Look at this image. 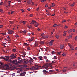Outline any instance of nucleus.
Returning <instances> with one entry per match:
<instances>
[{"label":"nucleus","instance_id":"obj_1","mask_svg":"<svg viewBox=\"0 0 77 77\" xmlns=\"http://www.w3.org/2000/svg\"><path fill=\"white\" fill-rule=\"evenodd\" d=\"M20 63H23V61L22 60H19L18 62L17 60H15L12 61V63L15 65H20Z\"/></svg>","mask_w":77,"mask_h":77},{"label":"nucleus","instance_id":"obj_2","mask_svg":"<svg viewBox=\"0 0 77 77\" xmlns=\"http://www.w3.org/2000/svg\"><path fill=\"white\" fill-rule=\"evenodd\" d=\"M17 55L16 54H11V55L10 56V57H11V60L13 59H14L16 58H17L16 56H17Z\"/></svg>","mask_w":77,"mask_h":77},{"label":"nucleus","instance_id":"obj_3","mask_svg":"<svg viewBox=\"0 0 77 77\" xmlns=\"http://www.w3.org/2000/svg\"><path fill=\"white\" fill-rule=\"evenodd\" d=\"M49 66V64H46L44 65V66H43V68L46 69L48 70V67H48Z\"/></svg>","mask_w":77,"mask_h":77},{"label":"nucleus","instance_id":"obj_4","mask_svg":"<svg viewBox=\"0 0 77 77\" xmlns=\"http://www.w3.org/2000/svg\"><path fill=\"white\" fill-rule=\"evenodd\" d=\"M26 73V72H23L21 73L20 75V76H25V74Z\"/></svg>","mask_w":77,"mask_h":77},{"label":"nucleus","instance_id":"obj_5","mask_svg":"<svg viewBox=\"0 0 77 77\" xmlns=\"http://www.w3.org/2000/svg\"><path fill=\"white\" fill-rule=\"evenodd\" d=\"M54 42V40H52L50 42H49V45L50 46L52 45L53 43V42Z\"/></svg>","mask_w":77,"mask_h":77},{"label":"nucleus","instance_id":"obj_6","mask_svg":"<svg viewBox=\"0 0 77 77\" xmlns=\"http://www.w3.org/2000/svg\"><path fill=\"white\" fill-rule=\"evenodd\" d=\"M2 59H4V60H5L6 62H8V60H9V58H6L4 57H2Z\"/></svg>","mask_w":77,"mask_h":77},{"label":"nucleus","instance_id":"obj_7","mask_svg":"<svg viewBox=\"0 0 77 77\" xmlns=\"http://www.w3.org/2000/svg\"><path fill=\"white\" fill-rule=\"evenodd\" d=\"M35 68H35V67L32 66L30 68V70L32 71L33 70H35Z\"/></svg>","mask_w":77,"mask_h":77},{"label":"nucleus","instance_id":"obj_8","mask_svg":"<svg viewBox=\"0 0 77 77\" xmlns=\"http://www.w3.org/2000/svg\"><path fill=\"white\" fill-rule=\"evenodd\" d=\"M13 32H13V31H10L8 32V33L9 34H12Z\"/></svg>","mask_w":77,"mask_h":77},{"label":"nucleus","instance_id":"obj_9","mask_svg":"<svg viewBox=\"0 0 77 77\" xmlns=\"http://www.w3.org/2000/svg\"><path fill=\"white\" fill-rule=\"evenodd\" d=\"M32 2V0H29L28 1H27V3L28 4V5L30 4Z\"/></svg>","mask_w":77,"mask_h":77},{"label":"nucleus","instance_id":"obj_10","mask_svg":"<svg viewBox=\"0 0 77 77\" xmlns=\"http://www.w3.org/2000/svg\"><path fill=\"white\" fill-rule=\"evenodd\" d=\"M72 35H73V34H71V35H69V36H68V38L69 39L70 38H72Z\"/></svg>","mask_w":77,"mask_h":77},{"label":"nucleus","instance_id":"obj_11","mask_svg":"<svg viewBox=\"0 0 77 77\" xmlns=\"http://www.w3.org/2000/svg\"><path fill=\"white\" fill-rule=\"evenodd\" d=\"M27 65H23V66H22L21 67V68H23V69H24L25 68H27Z\"/></svg>","mask_w":77,"mask_h":77},{"label":"nucleus","instance_id":"obj_12","mask_svg":"<svg viewBox=\"0 0 77 77\" xmlns=\"http://www.w3.org/2000/svg\"><path fill=\"white\" fill-rule=\"evenodd\" d=\"M43 58L42 56H40L38 57V60H43Z\"/></svg>","mask_w":77,"mask_h":77},{"label":"nucleus","instance_id":"obj_13","mask_svg":"<svg viewBox=\"0 0 77 77\" xmlns=\"http://www.w3.org/2000/svg\"><path fill=\"white\" fill-rule=\"evenodd\" d=\"M64 47V46L63 45H60V48L61 49H63V47Z\"/></svg>","mask_w":77,"mask_h":77},{"label":"nucleus","instance_id":"obj_14","mask_svg":"<svg viewBox=\"0 0 77 77\" xmlns=\"http://www.w3.org/2000/svg\"><path fill=\"white\" fill-rule=\"evenodd\" d=\"M21 54L24 56L26 55V52H21Z\"/></svg>","mask_w":77,"mask_h":77},{"label":"nucleus","instance_id":"obj_15","mask_svg":"<svg viewBox=\"0 0 77 77\" xmlns=\"http://www.w3.org/2000/svg\"><path fill=\"white\" fill-rule=\"evenodd\" d=\"M5 66V67H9V66L7 65V64H5V65H4L3 66L2 65V66Z\"/></svg>","mask_w":77,"mask_h":77},{"label":"nucleus","instance_id":"obj_16","mask_svg":"<svg viewBox=\"0 0 77 77\" xmlns=\"http://www.w3.org/2000/svg\"><path fill=\"white\" fill-rule=\"evenodd\" d=\"M38 26V24L37 23H35V26L36 27H37Z\"/></svg>","mask_w":77,"mask_h":77},{"label":"nucleus","instance_id":"obj_17","mask_svg":"<svg viewBox=\"0 0 77 77\" xmlns=\"http://www.w3.org/2000/svg\"><path fill=\"white\" fill-rule=\"evenodd\" d=\"M70 48L71 49L72 51L73 50H74V49H75L72 46L71 47H70Z\"/></svg>","mask_w":77,"mask_h":77},{"label":"nucleus","instance_id":"obj_18","mask_svg":"<svg viewBox=\"0 0 77 77\" xmlns=\"http://www.w3.org/2000/svg\"><path fill=\"white\" fill-rule=\"evenodd\" d=\"M75 2H73V4L72 5H70V6H71L72 7H73L74 5H75Z\"/></svg>","mask_w":77,"mask_h":77},{"label":"nucleus","instance_id":"obj_19","mask_svg":"<svg viewBox=\"0 0 77 77\" xmlns=\"http://www.w3.org/2000/svg\"><path fill=\"white\" fill-rule=\"evenodd\" d=\"M58 25L56 24H55L53 25V27H55L57 26H58Z\"/></svg>","mask_w":77,"mask_h":77},{"label":"nucleus","instance_id":"obj_20","mask_svg":"<svg viewBox=\"0 0 77 77\" xmlns=\"http://www.w3.org/2000/svg\"><path fill=\"white\" fill-rule=\"evenodd\" d=\"M38 45V43L37 42H35V46L34 47H36Z\"/></svg>","mask_w":77,"mask_h":77},{"label":"nucleus","instance_id":"obj_21","mask_svg":"<svg viewBox=\"0 0 77 77\" xmlns=\"http://www.w3.org/2000/svg\"><path fill=\"white\" fill-rule=\"evenodd\" d=\"M23 68H19V71H20V72H23V70H22V69Z\"/></svg>","mask_w":77,"mask_h":77},{"label":"nucleus","instance_id":"obj_22","mask_svg":"<svg viewBox=\"0 0 77 77\" xmlns=\"http://www.w3.org/2000/svg\"><path fill=\"white\" fill-rule=\"evenodd\" d=\"M42 38H48V36H42Z\"/></svg>","mask_w":77,"mask_h":77},{"label":"nucleus","instance_id":"obj_23","mask_svg":"<svg viewBox=\"0 0 77 77\" xmlns=\"http://www.w3.org/2000/svg\"><path fill=\"white\" fill-rule=\"evenodd\" d=\"M34 60H29V61H28V62H33Z\"/></svg>","mask_w":77,"mask_h":77},{"label":"nucleus","instance_id":"obj_24","mask_svg":"<svg viewBox=\"0 0 77 77\" xmlns=\"http://www.w3.org/2000/svg\"><path fill=\"white\" fill-rule=\"evenodd\" d=\"M72 29H71L69 31H68V32H69V33H70V32H72Z\"/></svg>","mask_w":77,"mask_h":77},{"label":"nucleus","instance_id":"obj_25","mask_svg":"<svg viewBox=\"0 0 77 77\" xmlns=\"http://www.w3.org/2000/svg\"><path fill=\"white\" fill-rule=\"evenodd\" d=\"M55 37L57 38V39H58V37H59V36H58V35H55Z\"/></svg>","mask_w":77,"mask_h":77},{"label":"nucleus","instance_id":"obj_26","mask_svg":"<svg viewBox=\"0 0 77 77\" xmlns=\"http://www.w3.org/2000/svg\"><path fill=\"white\" fill-rule=\"evenodd\" d=\"M0 12H1V13H4V11H3L2 9H1V10H0Z\"/></svg>","mask_w":77,"mask_h":77},{"label":"nucleus","instance_id":"obj_27","mask_svg":"<svg viewBox=\"0 0 77 77\" xmlns=\"http://www.w3.org/2000/svg\"><path fill=\"white\" fill-rule=\"evenodd\" d=\"M14 23V22L13 21H10V24H13Z\"/></svg>","mask_w":77,"mask_h":77},{"label":"nucleus","instance_id":"obj_28","mask_svg":"<svg viewBox=\"0 0 77 77\" xmlns=\"http://www.w3.org/2000/svg\"><path fill=\"white\" fill-rule=\"evenodd\" d=\"M40 44H44V41L41 42Z\"/></svg>","mask_w":77,"mask_h":77},{"label":"nucleus","instance_id":"obj_29","mask_svg":"<svg viewBox=\"0 0 77 77\" xmlns=\"http://www.w3.org/2000/svg\"><path fill=\"white\" fill-rule=\"evenodd\" d=\"M23 45H26V46H28L29 45V44H27L26 43H25L24 44H23Z\"/></svg>","mask_w":77,"mask_h":77},{"label":"nucleus","instance_id":"obj_30","mask_svg":"<svg viewBox=\"0 0 77 77\" xmlns=\"http://www.w3.org/2000/svg\"><path fill=\"white\" fill-rule=\"evenodd\" d=\"M0 64H1V67H2V66H4V64L2 63L1 62H0Z\"/></svg>","mask_w":77,"mask_h":77},{"label":"nucleus","instance_id":"obj_31","mask_svg":"<svg viewBox=\"0 0 77 77\" xmlns=\"http://www.w3.org/2000/svg\"><path fill=\"white\" fill-rule=\"evenodd\" d=\"M28 28L29 29H31L32 28V26L31 25H30L28 27Z\"/></svg>","mask_w":77,"mask_h":77},{"label":"nucleus","instance_id":"obj_32","mask_svg":"<svg viewBox=\"0 0 77 77\" xmlns=\"http://www.w3.org/2000/svg\"><path fill=\"white\" fill-rule=\"evenodd\" d=\"M23 33H26L27 32V31L26 30H24L23 31Z\"/></svg>","mask_w":77,"mask_h":77},{"label":"nucleus","instance_id":"obj_33","mask_svg":"<svg viewBox=\"0 0 77 77\" xmlns=\"http://www.w3.org/2000/svg\"><path fill=\"white\" fill-rule=\"evenodd\" d=\"M12 51H13L14 52H15L16 51H17V49H12Z\"/></svg>","mask_w":77,"mask_h":77},{"label":"nucleus","instance_id":"obj_34","mask_svg":"<svg viewBox=\"0 0 77 77\" xmlns=\"http://www.w3.org/2000/svg\"><path fill=\"white\" fill-rule=\"evenodd\" d=\"M76 64V62H75L74 63V64L73 65V66L74 67L75 66V64Z\"/></svg>","mask_w":77,"mask_h":77},{"label":"nucleus","instance_id":"obj_35","mask_svg":"<svg viewBox=\"0 0 77 77\" xmlns=\"http://www.w3.org/2000/svg\"><path fill=\"white\" fill-rule=\"evenodd\" d=\"M33 58L34 59H35V60H36V59H37V58H36V57H33Z\"/></svg>","mask_w":77,"mask_h":77},{"label":"nucleus","instance_id":"obj_36","mask_svg":"<svg viewBox=\"0 0 77 77\" xmlns=\"http://www.w3.org/2000/svg\"><path fill=\"white\" fill-rule=\"evenodd\" d=\"M44 58L45 59H47V56H44Z\"/></svg>","mask_w":77,"mask_h":77},{"label":"nucleus","instance_id":"obj_37","mask_svg":"<svg viewBox=\"0 0 77 77\" xmlns=\"http://www.w3.org/2000/svg\"><path fill=\"white\" fill-rule=\"evenodd\" d=\"M8 62H10V63H12V61L11 60H8Z\"/></svg>","mask_w":77,"mask_h":77},{"label":"nucleus","instance_id":"obj_38","mask_svg":"<svg viewBox=\"0 0 77 77\" xmlns=\"http://www.w3.org/2000/svg\"><path fill=\"white\" fill-rule=\"evenodd\" d=\"M54 5H55L54 4V3H52V7H54Z\"/></svg>","mask_w":77,"mask_h":77},{"label":"nucleus","instance_id":"obj_39","mask_svg":"<svg viewBox=\"0 0 77 77\" xmlns=\"http://www.w3.org/2000/svg\"><path fill=\"white\" fill-rule=\"evenodd\" d=\"M28 41H29V42H32V41H33V39H32V40H28Z\"/></svg>","mask_w":77,"mask_h":77},{"label":"nucleus","instance_id":"obj_40","mask_svg":"<svg viewBox=\"0 0 77 77\" xmlns=\"http://www.w3.org/2000/svg\"><path fill=\"white\" fill-rule=\"evenodd\" d=\"M5 57L7 58V59H9V56H5Z\"/></svg>","mask_w":77,"mask_h":77},{"label":"nucleus","instance_id":"obj_41","mask_svg":"<svg viewBox=\"0 0 77 77\" xmlns=\"http://www.w3.org/2000/svg\"><path fill=\"white\" fill-rule=\"evenodd\" d=\"M49 62V60L48 59H47L46 60V62Z\"/></svg>","mask_w":77,"mask_h":77},{"label":"nucleus","instance_id":"obj_42","mask_svg":"<svg viewBox=\"0 0 77 77\" xmlns=\"http://www.w3.org/2000/svg\"><path fill=\"white\" fill-rule=\"evenodd\" d=\"M32 23H35V22H36V21H35L34 20H32Z\"/></svg>","mask_w":77,"mask_h":77},{"label":"nucleus","instance_id":"obj_43","mask_svg":"<svg viewBox=\"0 0 77 77\" xmlns=\"http://www.w3.org/2000/svg\"><path fill=\"white\" fill-rule=\"evenodd\" d=\"M2 45H3V46H5L6 45V43H3L2 44Z\"/></svg>","mask_w":77,"mask_h":77},{"label":"nucleus","instance_id":"obj_44","mask_svg":"<svg viewBox=\"0 0 77 77\" xmlns=\"http://www.w3.org/2000/svg\"><path fill=\"white\" fill-rule=\"evenodd\" d=\"M37 30H38V31H40L41 30V29L39 28H38L37 29Z\"/></svg>","mask_w":77,"mask_h":77},{"label":"nucleus","instance_id":"obj_45","mask_svg":"<svg viewBox=\"0 0 77 77\" xmlns=\"http://www.w3.org/2000/svg\"><path fill=\"white\" fill-rule=\"evenodd\" d=\"M66 35V32H64V33L63 34V36H65Z\"/></svg>","mask_w":77,"mask_h":77},{"label":"nucleus","instance_id":"obj_46","mask_svg":"<svg viewBox=\"0 0 77 77\" xmlns=\"http://www.w3.org/2000/svg\"><path fill=\"white\" fill-rule=\"evenodd\" d=\"M11 14H13V13L14 12V11H11Z\"/></svg>","mask_w":77,"mask_h":77},{"label":"nucleus","instance_id":"obj_47","mask_svg":"<svg viewBox=\"0 0 77 77\" xmlns=\"http://www.w3.org/2000/svg\"><path fill=\"white\" fill-rule=\"evenodd\" d=\"M23 63H25V64H27V62H26V61H23Z\"/></svg>","mask_w":77,"mask_h":77},{"label":"nucleus","instance_id":"obj_48","mask_svg":"<svg viewBox=\"0 0 77 77\" xmlns=\"http://www.w3.org/2000/svg\"><path fill=\"white\" fill-rule=\"evenodd\" d=\"M42 72H44V73L46 72V70H45L44 69V70H43V71Z\"/></svg>","mask_w":77,"mask_h":77},{"label":"nucleus","instance_id":"obj_49","mask_svg":"<svg viewBox=\"0 0 77 77\" xmlns=\"http://www.w3.org/2000/svg\"><path fill=\"white\" fill-rule=\"evenodd\" d=\"M3 27V26L2 25H0V28H2Z\"/></svg>","mask_w":77,"mask_h":77},{"label":"nucleus","instance_id":"obj_50","mask_svg":"<svg viewBox=\"0 0 77 77\" xmlns=\"http://www.w3.org/2000/svg\"><path fill=\"white\" fill-rule=\"evenodd\" d=\"M15 37H16V38H19L20 37V36L18 35H16L15 36Z\"/></svg>","mask_w":77,"mask_h":77},{"label":"nucleus","instance_id":"obj_51","mask_svg":"<svg viewBox=\"0 0 77 77\" xmlns=\"http://www.w3.org/2000/svg\"><path fill=\"white\" fill-rule=\"evenodd\" d=\"M21 11H22V12H24V11L23 10V9H21Z\"/></svg>","mask_w":77,"mask_h":77},{"label":"nucleus","instance_id":"obj_52","mask_svg":"<svg viewBox=\"0 0 77 77\" xmlns=\"http://www.w3.org/2000/svg\"><path fill=\"white\" fill-rule=\"evenodd\" d=\"M61 54V53H60V52H57V55H60V54Z\"/></svg>","mask_w":77,"mask_h":77},{"label":"nucleus","instance_id":"obj_53","mask_svg":"<svg viewBox=\"0 0 77 77\" xmlns=\"http://www.w3.org/2000/svg\"><path fill=\"white\" fill-rule=\"evenodd\" d=\"M64 13H65L66 14H67L68 13V12H66V11H64Z\"/></svg>","mask_w":77,"mask_h":77},{"label":"nucleus","instance_id":"obj_54","mask_svg":"<svg viewBox=\"0 0 77 77\" xmlns=\"http://www.w3.org/2000/svg\"><path fill=\"white\" fill-rule=\"evenodd\" d=\"M68 28V26H65V28H64V29H66Z\"/></svg>","mask_w":77,"mask_h":77},{"label":"nucleus","instance_id":"obj_55","mask_svg":"<svg viewBox=\"0 0 77 77\" xmlns=\"http://www.w3.org/2000/svg\"><path fill=\"white\" fill-rule=\"evenodd\" d=\"M23 24H26V23L24 21H23Z\"/></svg>","mask_w":77,"mask_h":77},{"label":"nucleus","instance_id":"obj_56","mask_svg":"<svg viewBox=\"0 0 77 77\" xmlns=\"http://www.w3.org/2000/svg\"><path fill=\"white\" fill-rule=\"evenodd\" d=\"M11 2V1H9L8 2V4H9V5H10V2Z\"/></svg>","mask_w":77,"mask_h":77},{"label":"nucleus","instance_id":"obj_57","mask_svg":"<svg viewBox=\"0 0 77 77\" xmlns=\"http://www.w3.org/2000/svg\"><path fill=\"white\" fill-rule=\"evenodd\" d=\"M62 55H63V56H66V54H62Z\"/></svg>","mask_w":77,"mask_h":77},{"label":"nucleus","instance_id":"obj_58","mask_svg":"<svg viewBox=\"0 0 77 77\" xmlns=\"http://www.w3.org/2000/svg\"><path fill=\"white\" fill-rule=\"evenodd\" d=\"M20 71L18 70L17 71V72L18 73H20Z\"/></svg>","mask_w":77,"mask_h":77},{"label":"nucleus","instance_id":"obj_59","mask_svg":"<svg viewBox=\"0 0 77 77\" xmlns=\"http://www.w3.org/2000/svg\"><path fill=\"white\" fill-rule=\"evenodd\" d=\"M45 7L46 8H48V5L47 4H46V5L45 6Z\"/></svg>","mask_w":77,"mask_h":77},{"label":"nucleus","instance_id":"obj_60","mask_svg":"<svg viewBox=\"0 0 77 77\" xmlns=\"http://www.w3.org/2000/svg\"><path fill=\"white\" fill-rule=\"evenodd\" d=\"M27 49H28V50L29 51L30 50V47H28V48H27Z\"/></svg>","mask_w":77,"mask_h":77},{"label":"nucleus","instance_id":"obj_61","mask_svg":"<svg viewBox=\"0 0 77 77\" xmlns=\"http://www.w3.org/2000/svg\"><path fill=\"white\" fill-rule=\"evenodd\" d=\"M63 9L64 11H65V10H66V8H63Z\"/></svg>","mask_w":77,"mask_h":77},{"label":"nucleus","instance_id":"obj_62","mask_svg":"<svg viewBox=\"0 0 77 77\" xmlns=\"http://www.w3.org/2000/svg\"><path fill=\"white\" fill-rule=\"evenodd\" d=\"M47 15L48 16H49L50 15H51V14L49 13H48L47 14Z\"/></svg>","mask_w":77,"mask_h":77},{"label":"nucleus","instance_id":"obj_63","mask_svg":"<svg viewBox=\"0 0 77 77\" xmlns=\"http://www.w3.org/2000/svg\"><path fill=\"white\" fill-rule=\"evenodd\" d=\"M27 10H28V11H30V8H28V9H27Z\"/></svg>","mask_w":77,"mask_h":77},{"label":"nucleus","instance_id":"obj_64","mask_svg":"<svg viewBox=\"0 0 77 77\" xmlns=\"http://www.w3.org/2000/svg\"><path fill=\"white\" fill-rule=\"evenodd\" d=\"M75 40H77V36L75 37Z\"/></svg>","mask_w":77,"mask_h":77}]
</instances>
